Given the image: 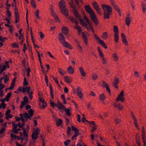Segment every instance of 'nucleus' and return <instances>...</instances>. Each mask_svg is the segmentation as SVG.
<instances>
[{"mask_svg":"<svg viewBox=\"0 0 146 146\" xmlns=\"http://www.w3.org/2000/svg\"><path fill=\"white\" fill-rule=\"evenodd\" d=\"M124 92L123 90H122L116 99V101L118 102L120 101L121 102H123L124 101V99L123 97Z\"/></svg>","mask_w":146,"mask_h":146,"instance_id":"nucleus-5","label":"nucleus"},{"mask_svg":"<svg viewBox=\"0 0 146 146\" xmlns=\"http://www.w3.org/2000/svg\"><path fill=\"white\" fill-rule=\"evenodd\" d=\"M40 130L39 128H37L35 131L33 133L32 135V138L33 139H37L38 135L39 134Z\"/></svg>","mask_w":146,"mask_h":146,"instance_id":"nucleus-6","label":"nucleus"},{"mask_svg":"<svg viewBox=\"0 0 146 146\" xmlns=\"http://www.w3.org/2000/svg\"><path fill=\"white\" fill-rule=\"evenodd\" d=\"M102 6L104 11L108 12H111L112 8L110 6L102 4Z\"/></svg>","mask_w":146,"mask_h":146,"instance_id":"nucleus-8","label":"nucleus"},{"mask_svg":"<svg viewBox=\"0 0 146 146\" xmlns=\"http://www.w3.org/2000/svg\"><path fill=\"white\" fill-rule=\"evenodd\" d=\"M113 30L115 32L114 34V38L115 42L117 43L118 42V27L117 26L114 25L113 26Z\"/></svg>","mask_w":146,"mask_h":146,"instance_id":"nucleus-4","label":"nucleus"},{"mask_svg":"<svg viewBox=\"0 0 146 146\" xmlns=\"http://www.w3.org/2000/svg\"><path fill=\"white\" fill-rule=\"evenodd\" d=\"M68 19L72 22L74 23L76 25L78 24V21L72 17H68Z\"/></svg>","mask_w":146,"mask_h":146,"instance_id":"nucleus-13","label":"nucleus"},{"mask_svg":"<svg viewBox=\"0 0 146 146\" xmlns=\"http://www.w3.org/2000/svg\"><path fill=\"white\" fill-rule=\"evenodd\" d=\"M17 78V77L15 76V78L13 79V80L11 84V86L9 88L10 90H13L14 89V87L15 86V83Z\"/></svg>","mask_w":146,"mask_h":146,"instance_id":"nucleus-12","label":"nucleus"},{"mask_svg":"<svg viewBox=\"0 0 146 146\" xmlns=\"http://www.w3.org/2000/svg\"><path fill=\"white\" fill-rule=\"evenodd\" d=\"M23 134L24 136L25 137H27L28 136L27 133L26 132L25 128H23Z\"/></svg>","mask_w":146,"mask_h":146,"instance_id":"nucleus-36","label":"nucleus"},{"mask_svg":"<svg viewBox=\"0 0 146 146\" xmlns=\"http://www.w3.org/2000/svg\"><path fill=\"white\" fill-rule=\"evenodd\" d=\"M131 115L132 117V118L134 120V123L135 127L139 130L140 129L139 128V125H138L137 119L135 116V115L133 112L131 113Z\"/></svg>","mask_w":146,"mask_h":146,"instance_id":"nucleus-9","label":"nucleus"},{"mask_svg":"<svg viewBox=\"0 0 146 146\" xmlns=\"http://www.w3.org/2000/svg\"><path fill=\"white\" fill-rule=\"evenodd\" d=\"M39 12L38 10H37L36 12L35 13V15L36 17L39 19L40 18V17L39 16Z\"/></svg>","mask_w":146,"mask_h":146,"instance_id":"nucleus-53","label":"nucleus"},{"mask_svg":"<svg viewBox=\"0 0 146 146\" xmlns=\"http://www.w3.org/2000/svg\"><path fill=\"white\" fill-rule=\"evenodd\" d=\"M64 110L67 115L68 116H70L71 115V114L70 113V108H68V109H66L65 108Z\"/></svg>","mask_w":146,"mask_h":146,"instance_id":"nucleus-28","label":"nucleus"},{"mask_svg":"<svg viewBox=\"0 0 146 146\" xmlns=\"http://www.w3.org/2000/svg\"><path fill=\"white\" fill-rule=\"evenodd\" d=\"M28 113L29 115H30L31 117H32L33 115L34 112L32 109H31L29 110L28 111Z\"/></svg>","mask_w":146,"mask_h":146,"instance_id":"nucleus-32","label":"nucleus"},{"mask_svg":"<svg viewBox=\"0 0 146 146\" xmlns=\"http://www.w3.org/2000/svg\"><path fill=\"white\" fill-rule=\"evenodd\" d=\"M31 3L34 8L36 7V4L34 0H31Z\"/></svg>","mask_w":146,"mask_h":146,"instance_id":"nucleus-58","label":"nucleus"},{"mask_svg":"<svg viewBox=\"0 0 146 146\" xmlns=\"http://www.w3.org/2000/svg\"><path fill=\"white\" fill-rule=\"evenodd\" d=\"M76 91L78 96L81 99H82V93L81 92V88L80 87H78L77 88Z\"/></svg>","mask_w":146,"mask_h":146,"instance_id":"nucleus-15","label":"nucleus"},{"mask_svg":"<svg viewBox=\"0 0 146 146\" xmlns=\"http://www.w3.org/2000/svg\"><path fill=\"white\" fill-rule=\"evenodd\" d=\"M56 107L60 110L62 109L64 110L65 108V107L62 104L60 105H58V104H57Z\"/></svg>","mask_w":146,"mask_h":146,"instance_id":"nucleus-25","label":"nucleus"},{"mask_svg":"<svg viewBox=\"0 0 146 146\" xmlns=\"http://www.w3.org/2000/svg\"><path fill=\"white\" fill-rule=\"evenodd\" d=\"M70 142V139H68L64 142V144L65 146H67Z\"/></svg>","mask_w":146,"mask_h":146,"instance_id":"nucleus-49","label":"nucleus"},{"mask_svg":"<svg viewBox=\"0 0 146 146\" xmlns=\"http://www.w3.org/2000/svg\"><path fill=\"white\" fill-rule=\"evenodd\" d=\"M20 116L21 117V121L22 122H24L25 121V120L24 118L23 117V114L22 113H21L20 114Z\"/></svg>","mask_w":146,"mask_h":146,"instance_id":"nucleus-51","label":"nucleus"},{"mask_svg":"<svg viewBox=\"0 0 146 146\" xmlns=\"http://www.w3.org/2000/svg\"><path fill=\"white\" fill-rule=\"evenodd\" d=\"M59 5L61 9V12L66 16H67L68 14L67 9L66 8L65 2L64 0H61L59 2Z\"/></svg>","mask_w":146,"mask_h":146,"instance_id":"nucleus-2","label":"nucleus"},{"mask_svg":"<svg viewBox=\"0 0 146 146\" xmlns=\"http://www.w3.org/2000/svg\"><path fill=\"white\" fill-rule=\"evenodd\" d=\"M108 36V34L107 32H105L103 33L102 36V37L104 39H106Z\"/></svg>","mask_w":146,"mask_h":146,"instance_id":"nucleus-46","label":"nucleus"},{"mask_svg":"<svg viewBox=\"0 0 146 146\" xmlns=\"http://www.w3.org/2000/svg\"><path fill=\"white\" fill-rule=\"evenodd\" d=\"M113 57L114 58V60H115L116 61H118V58L117 55L115 53H114L113 54Z\"/></svg>","mask_w":146,"mask_h":146,"instance_id":"nucleus-41","label":"nucleus"},{"mask_svg":"<svg viewBox=\"0 0 146 146\" xmlns=\"http://www.w3.org/2000/svg\"><path fill=\"white\" fill-rule=\"evenodd\" d=\"M82 37L84 39L85 43L86 44H88L87 39L86 36L83 32L82 33Z\"/></svg>","mask_w":146,"mask_h":146,"instance_id":"nucleus-23","label":"nucleus"},{"mask_svg":"<svg viewBox=\"0 0 146 146\" xmlns=\"http://www.w3.org/2000/svg\"><path fill=\"white\" fill-rule=\"evenodd\" d=\"M6 104H4V102H2L0 104V109L3 108L5 109L6 108Z\"/></svg>","mask_w":146,"mask_h":146,"instance_id":"nucleus-40","label":"nucleus"},{"mask_svg":"<svg viewBox=\"0 0 146 146\" xmlns=\"http://www.w3.org/2000/svg\"><path fill=\"white\" fill-rule=\"evenodd\" d=\"M72 13L75 17L79 19L80 23L82 25L83 23V20L81 18L80 15L78 13V10L75 11H72Z\"/></svg>","mask_w":146,"mask_h":146,"instance_id":"nucleus-7","label":"nucleus"},{"mask_svg":"<svg viewBox=\"0 0 146 146\" xmlns=\"http://www.w3.org/2000/svg\"><path fill=\"white\" fill-rule=\"evenodd\" d=\"M130 18L128 17H126L125 19V22L126 24L129 26L130 24Z\"/></svg>","mask_w":146,"mask_h":146,"instance_id":"nucleus-33","label":"nucleus"},{"mask_svg":"<svg viewBox=\"0 0 146 146\" xmlns=\"http://www.w3.org/2000/svg\"><path fill=\"white\" fill-rule=\"evenodd\" d=\"M111 12H104V19H109V15L111 14Z\"/></svg>","mask_w":146,"mask_h":146,"instance_id":"nucleus-19","label":"nucleus"},{"mask_svg":"<svg viewBox=\"0 0 146 146\" xmlns=\"http://www.w3.org/2000/svg\"><path fill=\"white\" fill-rule=\"evenodd\" d=\"M24 102H27L28 103V98L26 96H25L23 98V100Z\"/></svg>","mask_w":146,"mask_h":146,"instance_id":"nucleus-60","label":"nucleus"},{"mask_svg":"<svg viewBox=\"0 0 146 146\" xmlns=\"http://www.w3.org/2000/svg\"><path fill=\"white\" fill-rule=\"evenodd\" d=\"M70 7L73 9L72 11L77 10L76 6L74 4H70Z\"/></svg>","mask_w":146,"mask_h":146,"instance_id":"nucleus-35","label":"nucleus"},{"mask_svg":"<svg viewBox=\"0 0 146 146\" xmlns=\"http://www.w3.org/2000/svg\"><path fill=\"white\" fill-rule=\"evenodd\" d=\"M62 122V120L60 119H59L56 121V125L57 126H59L61 125Z\"/></svg>","mask_w":146,"mask_h":146,"instance_id":"nucleus-30","label":"nucleus"},{"mask_svg":"<svg viewBox=\"0 0 146 146\" xmlns=\"http://www.w3.org/2000/svg\"><path fill=\"white\" fill-rule=\"evenodd\" d=\"M9 109L7 110L6 111L5 115L6 116V119L9 120Z\"/></svg>","mask_w":146,"mask_h":146,"instance_id":"nucleus-37","label":"nucleus"},{"mask_svg":"<svg viewBox=\"0 0 146 146\" xmlns=\"http://www.w3.org/2000/svg\"><path fill=\"white\" fill-rule=\"evenodd\" d=\"M115 123L116 125H117L121 121V119L118 118H115Z\"/></svg>","mask_w":146,"mask_h":146,"instance_id":"nucleus-42","label":"nucleus"},{"mask_svg":"<svg viewBox=\"0 0 146 146\" xmlns=\"http://www.w3.org/2000/svg\"><path fill=\"white\" fill-rule=\"evenodd\" d=\"M71 130L70 128V127H68V129L67 130V134L68 136H69L70 135L71 133L70 132V131Z\"/></svg>","mask_w":146,"mask_h":146,"instance_id":"nucleus-45","label":"nucleus"},{"mask_svg":"<svg viewBox=\"0 0 146 146\" xmlns=\"http://www.w3.org/2000/svg\"><path fill=\"white\" fill-rule=\"evenodd\" d=\"M94 8L96 10L99 8V6L96 1H95L92 3Z\"/></svg>","mask_w":146,"mask_h":146,"instance_id":"nucleus-31","label":"nucleus"},{"mask_svg":"<svg viewBox=\"0 0 146 146\" xmlns=\"http://www.w3.org/2000/svg\"><path fill=\"white\" fill-rule=\"evenodd\" d=\"M15 23H17L19 21V16L18 14H17L16 12H15Z\"/></svg>","mask_w":146,"mask_h":146,"instance_id":"nucleus-34","label":"nucleus"},{"mask_svg":"<svg viewBox=\"0 0 146 146\" xmlns=\"http://www.w3.org/2000/svg\"><path fill=\"white\" fill-rule=\"evenodd\" d=\"M28 103L27 102H24V101H23L21 102V105L20 107V108L21 109H22L23 107V106L25 105L26 104Z\"/></svg>","mask_w":146,"mask_h":146,"instance_id":"nucleus-38","label":"nucleus"},{"mask_svg":"<svg viewBox=\"0 0 146 146\" xmlns=\"http://www.w3.org/2000/svg\"><path fill=\"white\" fill-rule=\"evenodd\" d=\"M67 70L68 72L71 74H73L74 72V69L71 66H70L68 68Z\"/></svg>","mask_w":146,"mask_h":146,"instance_id":"nucleus-27","label":"nucleus"},{"mask_svg":"<svg viewBox=\"0 0 146 146\" xmlns=\"http://www.w3.org/2000/svg\"><path fill=\"white\" fill-rule=\"evenodd\" d=\"M115 80L113 82V86L115 87V88H117V85L118 84V83L119 82V80L118 78L117 77H115Z\"/></svg>","mask_w":146,"mask_h":146,"instance_id":"nucleus-16","label":"nucleus"},{"mask_svg":"<svg viewBox=\"0 0 146 146\" xmlns=\"http://www.w3.org/2000/svg\"><path fill=\"white\" fill-rule=\"evenodd\" d=\"M79 70L80 73L83 76H84L86 75V74L84 71L82 67L80 68H79Z\"/></svg>","mask_w":146,"mask_h":146,"instance_id":"nucleus-24","label":"nucleus"},{"mask_svg":"<svg viewBox=\"0 0 146 146\" xmlns=\"http://www.w3.org/2000/svg\"><path fill=\"white\" fill-rule=\"evenodd\" d=\"M64 79L67 83H70L72 80L70 78H68L67 76H65L64 77Z\"/></svg>","mask_w":146,"mask_h":146,"instance_id":"nucleus-26","label":"nucleus"},{"mask_svg":"<svg viewBox=\"0 0 146 146\" xmlns=\"http://www.w3.org/2000/svg\"><path fill=\"white\" fill-rule=\"evenodd\" d=\"M99 43L105 49H106L107 48V46L106 44L104 42L103 40H101L99 42Z\"/></svg>","mask_w":146,"mask_h":146,"instance_id":"nucleus-22","label":"nucleus"},{"mask_svg":"<svg viewBox=\"0 0 146 146\" xmlns=\"http://www.w3.org/2000/svg\"><path fill=\"white\" fill-rule=\"evenodd\" d=\"M11 140H12L13 139H17L16 137H17V136L13 133L11 134Z\"/></svg>","mask_w":146,"mask_h":146,"instance_id":"nucleus-55","label":"nucleus"},{"mask_svg":"<svg viewBox=\"0 0 146 146\" xmlns=\"http://www.w3.org/2000/svg\"><path fill=\"white\" fill-rule=\"evenodd\" d=\"M17 126H18L17 124H16L15 125L13 126V130H12L11 131H14V130H16V129H17Z\"/></svg>","mask_w":146,"mask_h":146,"instance_id":"nucleus-64","label":"nucleus"},{"mask_svg":"<svg viewBox=\"0 0 146 146\" xmlns=\"http://www.w3.org/2000/svg\"><path fill=\"white\" fill-rule=\"evenodd\" d=\"M114 6V7L115 8V9L117 11V12L119 13L120 14V10L119 9H118L117 7L115 5H113Z\"/></svg>","mask_w":146,"mask_h":146,"instance_id":"nucleus-57","label":"nucleus"},{"mask_svg":"<svg viewBox=\"0 0 146 146\" xmlns=\"http://www.w3.org/2000/svg\"><path fill=\"white\" fill-rule=\"evenodd\" d=\"M62 45L65 47L69 48L70 49L73 48L72 47L70 44L66 41H64L62 43Z\"/></svg>","mask_w":146,"mask_h":146,"instance_id":"nucleus-11","label":"nucleus"},{"mask_svg":"<svg viewBox=\"0 0 146 146\" xmlns=\"http://www.w3.org/2000/svg\"><path fill=\"white\" fill-rule=\"evenodd\" d=\"M50 104L52 107L53 108H54V106L56 107L57 104H55L54 102H52L51 100H50Z\"/></svg>","mask_w":146,"mask_h":146,"instance_id":"nucleus-47","label":"nucleus"},{"mask_svg":"<svg viewBox=\"0 0 146 146\" xmlns=\"http://www.w3.org/2000/svg\"><path fill=\"white\" fill-rule=\"evenodd\" d=\"M22 130V129H20V128L17 129L16 130H14V131H11L12 132H13L15 134H17L18 133V131L20 130Z\"/></svg>","mask_w":146,"mask_h":146,"instance_id":"nucleus-54","label":"nucleus"},{"mask_svg":"<svg viewBox=\"0 0 146 146\" xmlns=\"http://www.w3.org/2000/svg\"><path fill=\"white\" fill-rule=\"evenodd\" d=\"M40 101L43 104H45L46 106H47V104L46 102H45L44 100L42 98H39Z\"/></svg>","mask_w":146,"mask_h":146,"instance_id":"nucleus-50","label":"nucleus"},{"mask_svg":"<svg viewBox=\"0 0 146 146\" xmlns=\"http://www.w3.org/2000/svg\"><path fill=\"white\" fill-rule=\"evenodd\" d=\"M84 7L86 11L90 14V17L94 25L96 26L98 24V21L93 11L89 5H85Z\"/></svg>","mask_w":146,"mask_h":146,"instance_id":"nucleus-1","label":"nucleus"},{"mask_svg":"<svg viewBox=\"0 0 146 146\" xmlns=\"http://www.w3.org/2000/svg\"><path fill=\"white\" fill-rule=\"evenodd\" d=\"M29 115V114L26 112H25L23 113V117L25 118H27Z\"/></svg>","mask_w":146,"mask_h":146,"instance_id":"nucleus-61","label":"nucleus"},{"mask_svg":"<svg viewBox=\"0 0 146 146\" xmlns=\"http://www.w3.org/2000/svg\"><path fill=\"white\" fill-rule=\"evenodd\" d=\"M106 97L104 94H101L100 96V99L101 100H103L106 98Z\"/></svg>","mask_w":146,"mask_h":146,"instance_id":"nucleus-39","label":"nucleus"},{"mask_svg":"<svg viewBox=\"0 0 146 146\" xmlns=\"http://www.w3.org/2000/svg\"><path fill=\"white\" fill-rule=\"evenodd\" d=\"M9 92L7 94L6 97L4 99H0V101L2 102H4V101L6 100L7 101L9 100Z\"/></svg>","mask_w":146,"mask_h":146,"instance_id":"nucleus-20","label":"nucleus"},{"mask_svg":"<svg viewBox=\"0 0 146 146\" xmlns=\"http://www.w3.org/2000/svg\"><path fill=\"white\" fill-rule=\"evenodd\" d=\"M74 27L77 29L78 32H81L82 31V29L79 26H75Z\"/></svg>","mask_w":146,"mask_h":146,"instance_id":"nucleus-44","label":"nucleus"},{"mask_svg":"<svg viewBox=\"0 0 146 146\" xmlns=\"http://www.w3.org/2000/svg\"><path fill=\"white\" fill-rule=\"evenodd\" d=\"M142 138L143 141L144 143H146L145 135V131L144 127H142Z\"/></svg>","mask_w":146,"mask_h":146,"instance_id":"nucleus-18","label":"nucleus"},{"mask_svg":"<svg viewBox=\"0 0 146 146\" xmlns=\"http://www.w3.org/2000/svg\"><path fill=\"white\" fill-rule=\"evenodd\" d=\"M11 46L12 47H17V48H19L18 44L16 42L13 43L11 44Z\"/></svg>","mask_w":146,"mask_h":146,"instance_id":"nucleus-43","label":"nucleus"},{"mask_svg":"<svg viewBox=\"0 0 146 146\" xmlns=\"http://www.w3.org/2000/svg\"><path fill=\"white\" fill-rule=\"evenodd\" d=\"M94 37L95 39H96L97 40H98V41H99V42L101 40L98 37L97 35H96L95 34H94Z\"/></svg>","mask_w":146,"mask_h":146,"instance_id":"nucleus-56","label":"nucleus"},{"mask_svg":"<svg viewBox=\"0 0 146 146\" xmlns=\"http://www.w3.org/2000/svg\"><path fill=\"white\" fill-rule=\"evenodd\" d=\"M82 25H81L82 26H85L86 28L87 29V30L89 31H90V29L89 28L88 25V24L86 23V22H84L83 21Z\"/></svg>","mask_w":146,"mask_h":146,"instance_id":"nucleus-29","label":"nucleus"},{"mask_svg":"<svg viewBox=\"0 0 146 146\" xmlns=\"http://www.w3.org/2000/svg\"><path fill=\"white\" fill-rule=\"evenodd\" d=\"M113 105L114 107L116 108L119 110H121L123 109V107L122 106L119 104L114 103Z\"/></svg>","mask_w":146,"mask_h":146,"instance_id":"nucleus-10","label":"nucleus"},{"mask_svg":"<svg viewBox=\"0 0 146 146\" xmlns=\"http://www.w3.org/2000/svg\"><path fill=\"white\" fill-rule=\"evenodd\" d=\"M90 126H96L94 122V121H90Z\"/></svg>","mask_w":146,"mask_h":146,"instance_id":"nucleus-63","label":"nucleus"},{"mask_svg":"<svg viewBox=\"0 0 146 146\" xmlns=\"http://www.w3.org/2000/svg\"><path fill=\"white\" fill-rule=\"evenodd\" d=\"M71 128L72 130L75 132L74 135L72 137L71 139L72 140L76 139V137L79 134V130L73 126H72Z\"/></svg>","mask_w":146,"mask_h":146,"instance_id":"nucleus-3","label":"nucleus"},{"mask_svg":"<svg viewBox=\"0 0 146 146\" xmlns=\"http://www.w3.org/2000/svg\"><path fill=\"white\" fill-rule=\"evenodd\" d=\"M58 71L61 75H64V74L62 72L63 70L62 69L59 68H58Z\"/></svg>","mask_w":146,"mask_h":146,"instance_id":"nucleus-59","label":"nucleus"},{"mask_svg":"<svg viewBox=\"0 0 146 146\" xmlns=\"http://www.w3.org/2000/svg\"><path fill=\"white\" fill-rule=\"evenodd\" d=\"M28 84V83L27 81L26 78L25 77L24 78V82L23 83V86H27Z\"/></svg>","mask_w":146,"mask_h":146,"instance_id":"nucleus-48","label":"nucleus"},{"mask_svg":"<svg viewBox=\"0 0 146 146\" xmlns=\"http://www.w3.org/2000/svg\"><path fill=\"white\" fill-rule=\"evenodd\" d=\"M135 139L136 142L138 145V146H141V144L139 140V138L138 133L136 135Z\"/></svg>","mask_w":146,"mask_h":146,"instance_id":"nucleus-17","label":"nucleus"},{"mask_svg":"<svg viewBox=\"0 0 146 146\" xmlns=\"http://www.w3.org/2000/svg\"><path fill=\"white\" fill-rule=\"evenodd\" d=\"M13 26L12 25H10V32L12 34H14L13 32Z\"/></svg>","mask_w":146,"mask_h":146,"instance_id":"nucleus-52","label":"nucleus"},{"mask_svg":"<svg viewBox=\"0 0 146 146\" xmlns=\"http://www.w3.org/2000/svg\"><path fill=\"white\" fill-rule=\"evenodd\" d=\"M122 41V42H123L124 43H125V44H127L128 43H127V40L125 38H123Z\"/></svg>","mask_w":146,"mask_h":146,"instance_id":"nucleus-62","label":"nucleus"},{"mask_svg":"<svg viewBox=\"0 0 146 146\" xmlns=\"http://www.w3.org/2000/svg\"><path fill=\"white\" fill-rule=\"evenodd\" d=\"M62 31L64 33L67 34L66 32H69V29L66 27L63 26L62 28Z\"/></svg>","mask_w":146,"mask_h":146,"instance_id":"nucleus-21","label":"nucleus"},{"mask_svg":"<svg viewBox=\"0 0 146 146\" xmlns=\"http://www.w3.org/2000/svg\"><path fill=\"white\" fill-rule=\"evenodd\" d=\"M59 40L61 43L63 42V41H65V38L62 33H60L59 35Z\"/></svg>","mask_w":146,"mask_h":146,"instance_id":"nucleus-14","label":"nucleus"}]
</instances>
